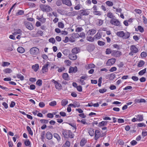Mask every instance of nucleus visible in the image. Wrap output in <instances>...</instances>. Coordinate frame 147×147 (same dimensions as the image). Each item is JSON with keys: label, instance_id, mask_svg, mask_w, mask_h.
<instances>
[{"label": "nucleus", "instance_id": "51", "mask_svg": "<svg viewBox=\"0 0 147 147\" xmlns=\"http://www.w3.org/2000/svg\"><path fill=\"white\" fill-rule=\"evenodd\" d=\"M147 53L146 52L143 51L140 54L141 57L142 58H144L146 57L147 56Z\"/></svg>", "mask_w": 147, "mask_h": 147}, {"label": "nucleus", "instance_id": "34", "mask_svg": "<svg viewBox=\"0 0 147 147\" xmlns=\"http://www.w3.org/2000/svg\"><path fill=\"white\" fill-rule=\"evenodd\" d=\"M70 145V144L69 141L68 140H67L62 147H69Z\"/></svg>", "mask_w": 147, "mask_h": 147}, {"label": "nucleus", "instance_id": "56", "mask_svg": "<svg viewBox=\"0 0 147 147\" xmlns=\"http://www.w3.org/2000/svg\"><path fill=\"white\" fill-rule=\"evenodd\" d=\"M74 104L75 108L76 107H79L80 106V104L79 102L76 101H75L74 102Z\"/></svg>", "mask_w": 147, "mask_h": 147}, {"label": "nucleus", "instance_id": "46", "mask_svg": "<svg viewBox=\"0 0 147 147\" xmlns=\"http://www.w3.org/2000/svg\"><path fill=\"white\" fill-rule=\"evenodd\" d=\"M94 37H93L92 36H90L87 38V40L89 41L93 42L94 40Z\"/></svg>", "mask_w": 147, "mask_h": 147}, {"label": "nucleus", "instance_id": "23", "mask_svg": "<svg viewBox=\"0 0 147 147\" xmlns=\"http://www.w3.org/2000/svg\"><path fill=\"white\" fill-rule=\"evenodd\" d=\"M145 62L143 60H140L138 63L137 67H142L145 64Z\"/></svg>", "mask_w": 147, "mask_h": 147}, {"label": "nucleus", "instance_id": "21", "mask_svg": "<svg viewBox=\"0 0 147 147\" xmlns=\"http://www.w3.org/2000/svg\"><path fill=\"white\" fill-rule=\"evenodd\" d=\"M88 133L91 136H93L94 135L95 131L94 129L92 128H90L88 130Z\"/></svg>", "mask_w": 147, "mask_h": 147}, {"label": "nucleus", "instance_id": "24", "mask_svg": "<svg viewBox=\"0 0 147 147\" xmlns=\"http://www.w3.org/2000/svg\"><path fill=\"white\" fill-rule=\"evenodd\" d=\"M17 51L18 52L22 53L25 51V50L23 47H19L17 49Z\"/></svg>", "mask_w": 147, "mask_h": 147}, {"label": "nucleus", "instance_id": "55", "mask_svg": "<svg viewBox=\"0 0 147 147\" xmlns=\"http://www.w3.org/2000/svg\"><path fill=\"white\" fill-rule=\"evenodd\" d=\"M41 123L46 124L48 123L49 121L47 119H41L40 121Z\"/></svg>", "mask_w": 147, "mask_h": 147}, {"label": "nucleus", "instance_id": "39", "mask_svg": "<svg viewBox=\"0 0 147 147\" xmlns=\"http://www.w3.org/2000/svg\"><path fill=\"white\" fill-rule=\"evenodd\" d=\"M107 16L109 18H111V19L114 18V17L113 14L110 12L108 13L107 14Z\"/></svg>", "mask_w": 147, "mask_h": 147}, {"label": "nucleus", "instance_id": "64", "mask_svg": "<svg viewBox=\"0 0 147 147\" xmlns=\"http://www.w3.org/2000/svg\"><path fill=\"white\" fill-rule=\"evenodd\" d=\"M79 36L83 38H84L85 37V35L84 32L80 33L79 35Z\"/></svg>", "mask_w": 147, "mask_h": 147}, {"label": "nucleus", "instance_id": "43", "mask_svg": "<svg viewBox=\"0 0 147 147\" xmlns=\"http://www.w3.org/2000/svg\"><path fill=\"white\" fill-rule=\"evenodd\" d=\"M93 13L95 15L100 16L101 15V13L100 11H93Z\"/></svg>", "mask_w": 147, "mask_h": 147}, {"label": "nucleus", "instance_id": "52", "mask_svg": "<svg viewBox=\"0 0 147 147\" xmlns=\"http://www.w3.org/2000/svg\"><path fill=\"white\" fill-rule=\"evenodd\" d=\"M49 42L53 44L55 43V40L54 38H51L49 39Z\"/></svg>", "mask_w": 147, "mask_h": 147}, {"label": "nucleus", "instance_id": "48", "mask_svg": "<svg viewBox=\"0 0 147 147\" xmlns=\"http://www.w3.org/2000/svg\"><path fill=\"white\" fill-rule=\"evenodd\" d=\"M105 3L106 5L109 6H111L113 5V2L109 1H106Z\"/></svg>", "mask_w": 147, "mask_h": 147}, {"label": "nucleus", "instance_id": "29", "mask_svg": "<svg viewBox=\"0 0 147 147\" xmlns=\"http://www.w3.org/2000/svg\"><path fill=\"white\" fill-rule=\"evenodd\" d=\"M101 37V35L98 32L94 36V38L95 39H99Z\"/></svg>", "mask_w": 147, "mask_h": 147}, {"label": "nucleus", "instance_id": "57", "mask_svg": "<svg viewBox=\"0 0 147 147\" xmlns=\"http://www.w3.org/2000/svg\"><path fill=\"white\" fill-rule=\"evenodd\" d=\"M28 5L31 7H34L36 6L35 4L31 2L29 3L28 4Z\"/></svg>", "mask_w": 147, "mask_h": 147}, {"label": "nucleus", "instance_id": "12", "mask_svg": "<svg viewBox=\"0 0 147 147\" xmlns=\"http://www.w3.org/2000/svg\"><path fill=\"white\" fill-rule=\"evenodd\" d=\"M53 80L54 81L53 82L55 84V87L56 89L59 90L62 89V86L60 83L54 80Z\"/></svg>", "mask_w": 147, "mask_h": 147}, {"label": "nucleus", "instance_id": "58", "mask_svg": "<svg viewBox=\"0 0 147 147\" xmlns=\"http://www.w3.org/2000/svg\"><path fill=\"white\" fill-rule=\"evenodd\" d=\"M10 65V63L8 62H4L2 64V66L3 67L8 66Z\"/></svg>", "mask_w": 147, "mask_h": 147}, {"label": "nucleus", "instance_id": "9", "mask_svg": "<svg viewBox=\"0 0 147 147\" xmlns=\"http://www.w3.org/2000/svg\"><path fill=\"white\" fill-rule=\"evenodd\" d=\"M94 139L95 140H97L101 136V133L100 131L98 129L96 130L94 133Z\"/></svg>", "mask_w": 147, "mask_h": 147}, {"label": "nucleus", "instance_id": "13", "mask_svg": "<svg viewBox=\"0 0 147 147\" xmlns=\"http://www.w3.org/2000/svg\"><path fill=\"white\" fill-rule=\"evenodd\" d=\"M78 71L77 68L76 67H70L69 69V73H76Z\"/></svg>", "mask_w": 147, "mask_h": 147}, {"label": "nucleus", "instance_id": "10", "mask_svg": "<svg viewBox=\"0 0 147 147\" xmlns=\"http://www.w3.org/2000/svg\"><path fill=\"white\" fill-rule=\"evenodd\" d=\"M49 65V62H47L46 64L42 66V72L45 73L47 72L48 71V66Z\"/></svg>", "mask_w": 147, "mask_h": 147}, {"label": "nucleus", "instance_id": "38", "mask_svg": "<svg viewBox=\"0 0 147 147\" xmlns=\"http://www.w3.org/2000/svg\"><path fill=\"white\" fill-rule=\"evenodd\" d=\"M24 144L26 146H29L31 145L30 142L29 140L28 139H26L24 142Z\"/></svg>", "mask_w": 147, "mask_h": 147}, {"label": "nucleus", "instance_id": "19", "mask_svg": "<svg viewBox=\"0 0 147 147\" xmlns=\"http://www.w3.org/2000/svg\"><path fill=\"white\" fill-rule=\"evenodd\" d=\"M135 31L136 32L139 31L140 32L142 33L144 32V29L142 26H138L137 28H135Z\"/></svg>", "mask_w": 147, "mask_h": 147}, {"label": "nucleus", "instance_id": "30", "mask_svg": "<svg viewBox=\"0 0 147 147\" xmlns=\"http://www.w3.org/2000/svg\"><path fill=\"white\" fill-rule=\"evenodd\" d=\"M146 68H145L144 69L138 72V74L139 76H142L146 73Z\"/></svg>", "mask_w": 147, "mask_h": 147}, {"label": "nucleus", "instance_id": "4", "mask_svg": "<svg viewBox=\"0 0 147 147\" xmlns=\"http://www.w3.org/2000/svg\"><path fill=\"white\" fill-rule=\"evenodd\" d=\"M40 8L44 12H48L52 9L51 7L48 5L41 4L40 5Z\"/></svg>", "mask_w": 147, "mask_h": 147}, {"label": "nucleus", "instance_id": "18", "mask_svg": "<svg viewBox=\"0 0 147 147\" xmlns=\"http://www.w3.org/2000/svg\"><path fill=\"white\" fill-rule=\"evenodd\" d=\"M69 58L73 60H76L77 58V55L73 53L70 54L69 55Z\"/></svg>", "mask_w": 147, "mask_h": 147}, {"label": "nucleus", "instance_id": "26", "mask_svg": "<svg viewBox=\"0 0 147 147\" xmlns=\"http://www.w3.org/2000/svg\"><path fill=\"white\" fill-rule=\"evenodd\" d=\"M68 103V101L66 99L63 100L61 102V105L63 107L65 106Z\"/></svg>", "mask_w": 147, "mask_h": 147}, {"label": "nucleus", "instance_id": "47", "mask_svg": "<svg viewBox=\"0 0 147 147\" xmlns=\"http://www.w3.org/2000/svg\"><path fill=\"white\" fill-rule=\"evenodd\" d=\"M58 27L60 28H63L64 27V25L61 22H59L58 24Z\"/></svg>", "mask_w": 147, "mask_h": 147}, {"label": "nucleus", "instance_id": "3", "mask_svg": "<svg viewBox=\"0 0 147 147\" xmlns=\"http://www.w3.org/2000/svg\"><path fill=\"white\" fill-rule=\"evenodd\" d=\"M110 24L115 26H121V23L118 19L116 18H113L110 20Z\"/></svg>", "mask_w": 147, "mask_h": 147}, {"label": "nucleus", "instance_id": "61", "mask_svg": "<svg viewBox=\"0 0 147 147\" xmlns=\"http://www.w3.org/2000/svg\"><path fill=\"white\" fill-rule=\"evenodd\" d=\"M98 22L97 23V25L100 26L102 25L103 23V21L101 19H98Z\"/></svg>", "mask_w": 147, "mask_h": 147}, {"label": "nucleus", "instance_id": "25", "mask_svg": "<svg viewBox=\"0 0 147 147\" xmlns=\"http://www.w3.org/2000/svg\"><path fill=\"white\" fill-rule=\"evenodd\" d=\"M62 134L64 138H69V130L64 131L63 132Z\"/></svg>", "mask_w": 147, "mask_h": 147}, {"label": "nucleus", "instance_id": "63", "mask_svg": "<svg viewBox=\"0 0 147 147\" xmlns=\"http://www.w3.org/2000/svg\"><path fill=\"white\" fill-rule=\"evenodd\" d=\"M76 88L78 91L79 92H81L82 91V87L81 86H78L76 87Z\"/></svg>", "mask_w": 147, "mask_h": 147}, {"label": "nucleus", "instance_id": "41", "mask_svg": "<svg viewBox=\"0 0 147 147\" xmlns=\"http://www.w3.org/2000/svg\"><path fill=\"white\" fill-rule=\"evenodd\" d=\"M17 77L20 79L21 80H24V77L20 74H17L16 76Z\"/></svg>", "mask_w": 147, "mask_h": 147}, {"label": "nucleus", "instance_id": "27", "mask_svg": "<svg viewBox=\"0 0 147 147\" xmlns=\"http://www.w3.org/2000/svg\"><path fill=\"white\" fill-rule=\"evenodd\" d=\"M80 49L79 48L76 47L74 48L72 50L71 52L73 53L77 54L79 52Z\"/></svg>", "mask_w": 147, "mask_h": 147}, {"label": "nucleus", "instance_id": "1", "mask_svg": "<svg viewBox=\"0 0 147 147\" xmlns=\"http://www.w3.org/2000/svg\"><path fill=\"white\" fill-rule=\"evenodd\" d=\"M116 35L119 37L125 39L129 38L130 36V34L129 32H127L125 33L123 31L117 32L116 33Z\"/></svg>", "mask_w": 147, "mask_h": 147}, {"label": "nucleus", "instance_id": "42", "mask_svg": "<svg viewBox=\"0 0 147 147\" xmlns=\"http://www.w3.org/2000/svg\"><path fill=\"white\" fill-rule=\"evenodd\" d=\"M64 63L66 66H69L71 65V62L70 60H65Z\"/></svg>", "mask_w": 147, "mask_h": 147}, {"label": "nucleus", "instance_id": "59", "mask_svg": "<svg viewBox=\"0 0 147 147\" xmlns=\"http://www.w3.org/2000/svg\"><path fill=\"white\" fill-rule=\"evenodd\" d=\"M107 91V89L105 88L100 89L99 90V92L101 93H103Z\"/></svg>", "mask_w": 147, "mask_h": 147}, {"label": "nucleus", "instance_id": "28", "mask_svg": "<svg viewBox=\"0 0 147 147\" xmlns=\"http://www.w3.org/2000/svg\"><path fill=\"white\" fill-rule=\"evenodd\" d=\"M87 142L86 140L84 138H82L80 143V145L81 146H83L85 145Z\"/></svg>", "mask_w": 147, "mask_h": 147}, {"label": "nucleus", "instance_id": "17", "mask_svg": "<svg viewBox=\"0 0 147 147\" xmlns=\"http://www.w3.org/2000/svg\"><path fill=\"white\" fill-rule=\"evenodd\" d=\"M46 137L49 140H51L53 138L52 134L51 132L48 131L46 133Z\"/></svg>", "mask_w": 147, "mask_h": 147}, {"label": "nucleus", "instance_id": "33", "mask_svg": "<svg viewBox=\"0 0 147 147\" xmlns=\"http://www.w3.org/2000/svg\"><path fill=\"white\" fill-rule=\"evenodd\" d=\"M96 32V30L94 29H90L88 30L89 34L91 35H93Z\"/></svg>", "mask_w": 147, "mask_h": 147}, {"label": "nucleus", "instance_id": "54", "mask_svg": "<svg viewBox=\"0 0 147 147\" xmlns=\"http://www.w3.org/2000/svg\"><path fill=\"white\" fill-rule=\"evenodd\" d=\"M105 42L103 41L98 40V45L100 46H102L104 45H105Z\"/></svg>", "mask_w": 147, "mask_h": 147}, {"label": "nucleus", "instance_id": "22", "mask_svg": "<svg viewBox=\"0 0 147 147\" xmlns=\"http://www.w3.org/2000/svg\"><path fill=\"white\" fill-rule=\"evenodd\" d=\"M22 32L21 30L19 29H15L14 32H13V34L14 35H16L18 34H20Z\"/></svg>", "mask_w": 147, "mask_h": 147}, {"label": "nucleus", "instance_id": "15", "mask_svg": "<svg viewBox=\"0 0 147 147\" xmlns=\"http://www.w3.org/2000/svg\"><path fill=\"white\" fill-rule=\"evenodd\" d=\"M108 123V121H102L99 123L98 126L99 127H102L104 126L107 125Z\"/></svg>", "mask_w": 147, "mask_h": 147}, {"label": "nucleus", "instance_id": "50", "mask_svg": "<svg viewBox=\"0 0 147 147\" xmlns=\"http://www.w3.org/2000/svg\"><path fill=\"white\" fill-rule=\"evenodd\" d=\"M69 137L73 138L74 137V134L72 133L71 130H69Z\"/></svg>", "mask_w": 147, "mask_h": 147}, {"label": "nucleus", "instance_id": "40", "mask_svg": "<svg viewBox=\"0 0 147 147\" xmlns=\"http://www.w3.org/2000/svg\"><path fill=\"white\" fill-rule=\"evenodd\" d=\"M3 71L6 74H9L12 72V70L9 68H6L3 70Z\"/></svg>", "mask_w": 147, "mask_h": 147}, {"label": "nucleus", "instance_id": "36", "mask_svg": "<svg viewBox=\"0 0 147 147\" xmlns=\"http://www.w3.org/2000/svg\"><path fill=\"white\" fill-rule=\"evenodd\" d=\"M26 129L29 134L31 136H32L33 135V133L30 127L29 126H27L26 127Z\"/></svg>", "mask_w": 147, "mask_h": 147}, {"label": "nucleus", "instance_id": "37", "mask_svg": "<svg viewBox=\"0 0 147 147\" xmlns=\"http://www.w3.org/2000/svg\"><path fill=\"white\" fill-rule=\"evenodd\" d=\"M76 27L75 31L77 32H79L83 30V28L81 27H77V26H76Z\"/></svg>", "mask_w": 147, "mask_h": 147}, {"label": "nucleus", "instance_id": "62", "mask_svg": "<svg viewBox=\"0 0 147 147\" xmlns=\"http://www.w3.org/2000/svg\"><path fill=\"white\" fill-rule=\"evenodd\" d=\"M134 11L136 13L140 14L142 12L141 10L139 9H136Z\"/></svg>", "mask_w": 147, "mask_h": 147}, {"label": "nucleus", "instance_id": "16", "mask_svg": "<svg viewBox=\"0 0 147 147\" xmlns=\"http://www.w3.org/2000/svg\"><path fill=\"white\" fill-rule=\"evenodd\" d=\"M32 68L35 72H36L39 69V66L38 64H36L32 65Z\"/></svg>", "mask_w": 147, "mask_h": 147}, {"label": "nucleus", "instance_id": "35", "mask_svg": "<svg viewBox=\"0 0 147 147\" xmlns=\"http://www.w3.org/2000/svg\"><path fill=\"white\" fill-rule=\"evenodd\" d=\"M63 3L62 0H57L56 2V5L58 6H60L62 5Z\"/></svg>", "mask_w": 147, "mask_h": 147}, {"label": "nucleus", "instance_id": "31", "mask_svg": "<svg viewBox=\"0 0 147 147\" xmlns=\"http://www.w3.org/2000/svg\"><path fill=\"white\" fill-rule=\"evenodd\" d=\"M137 119L138 121H142L143 120L142 115H138L137 116Z\"/></svg>", "mask_w": 147, "mask_h": 147}, {"label": "nucleus", "instance_id": "32", "mask_svg": "<svg viewBox=\"0 0 147 147\" xmlns=\"http://www.w3.org/2000/svg\"><path fill=\"white\" fill-rule=\"evenodd\" d=\"M53 136L55 138L57 139L58 141L59 142L61 140V137L57 134L56 133L54 134Z\"/></svg>", "mask_w": 147, "mask_h": 147}, {"label": "nucleus", "instance_id": "45", "mask_svg": "<svg viewBox=\"0 0 147 147\" xmlns=\"http://www.w3.org/2000/svg\"><path fill=\"white\" fill-rule=\"evenodd\" d=\"M112 52V51L111 49L108 48L106 49L105 53L106 54L109 55L111 54V55Z\"/></svg>", "mask_w": 147, "mask_h": 147}, {"label": "nucleus", "instance_id": "6", "mask_svg": "<svg viewBox=\"0 0 147 147\" xmlns=\"http://www.w3.org/2000/svg\"><path fill=\"white\" fill-rule=\"evenodd\" d=\"M130 51L129 53V55L133 56L134 54L137 53L138 51V50L135 45H132L130 47Z\"/></svg>", "mask_w": 147, "mask_h": 147}, {"label": "nucleus", "instance_id": "2", "mask_svg": "<svg viewBox=\"0 0 147 147\" xmlns=\"http://www.w3.org/2000/svg\"><path fill=\"white\" fill-rule=\"evenodd\" d=\"M89 9H86L80 10L79 11H78V14L79 16L78 17V18H81V16L88 15L90 13L89 11Z\"/></svg>", "mask_w": 147, "mask_h": 147}, {"label": "nucleus", "instance_id": "11", "mask_svg": "<svg viewBox=\"0 0 147 147\" xmlns=\"http://www.w3.org/2000/svg\"><path fill=\"white\" fill-rule=\"evenodd\" d=\"M24 24L26 27L28 29L32 30L33 28V26L32 24L28 22H25Z\"/></svg>", "mask_w": 147, "mask_h": 147}, {"label": "nucleus", "instance_id": "60", "mask_svg": "<svg viewBox=\"0 0 147 147\" xmlns=\"http://www.w3.org/2000/svg\"><path fill=\"white\" fill-rule=\"evenodd\" d=\"M143 22L144 24H147V19L144 16H143L142 17Z\"/></svg>", "mask_w": 147, "mask_h": 147}, {"label": "nucleus", "instance_id": "44", "mask_svg": "<svg viewBox=\"0 0 147 147\" xmlns=\"http://www.w3.org/2000/svg\"><path fill=\"white\" fill-rule=\"evenodd\" d=\"M95 67V65L93 64H90L88 65L87 69H90L94 68Z\"/></svg>", "mask_w": 147, "mask_h": 147}, {"label": "nucleus", "instance_id": "7", "mask_svg": "<svg viewBox=\"0 0 147 147\" xmlns=\"http://www.w3.org/2000/svg\"><path fill=\"white\" fill-rule=\"evenodd\" d=\"M121 55V52L116 50L112 51L111 56L114 57H119Z\"/></svg>", "mask_w": 147, "mask_h": 147}, {"label": "nucleus", "instance_id": "8", "mask_svg": "<svg viewBox=\"0 0 147 147\" xmlns=\"http://www.w3.org/2000/svg\"><path fill=\"white\" fill-rule=\"evenodd\" d=\"M116 61L115 58H111L109 59L107 61L106 65L107 66H111L114 64Z\"/></svg>", "mask_w": 147, "mask_h": 147}, {"label": "nucleus", "instance_id": "20", "mask_svg": "<svg viewBox=\"0 0 147 147\" xmlns=\"http://www.w3.org/2000/svg\"><path fill=\"white\" fill-rule=\"evenodd\" d=\"M62 77L65 80H68L69 79L68 74L67 73H64L62 74Z\"/></svg>", "mask_w": 147, "mask_h": 147}, {"label": "nucleus", "instance_id": "5", "mask_svg": "<svg viewBox=\"0 0 147 147\" xmlns=\"http://www.w3.org/2000/svg\"><path fill=\"white\" fill-rule=\"evenodd\" d=\"M30 52L31 54L34 56H36L39 53V49L36 47H33L30 49Z\"/></svg>", "mask_w": 147, "mask_h": 147}, {"label": "nucleus", "instance_id": "53", "mask_svg": "<svg viewBox=\"0 0 147 147\" xmlns=\"http://www.w3.org/2000/svg\"><path fill=\"white\" fill-rule=\"evenodd\" d=\"M49 105L52 106H54L57 105V102L55 101H53L49 103Z\"/></svg>", "mask_w": 147, "mask_h": 147}, {"label": "nucleus", "instance_id": "14", "mask_svg": "<svg viewBox=\"0 0 147 147\" xmlns=\"http://www.w3.org/2000/svg\"><path fill=\"white\" fill-rule=\"evenodd\" d=\"M63 3V4L66 5L68 6L71 7L72 6V4L71 1L70 0H62Z\"/></svg>", "mask_w": 147, "mask_h": 147}, {"label": "nucleus", "instance_id": "49", "mask_svg": "<svg viewBox=\"0 0 147 147\" xmlns=\"http://www.w3.org/2000/svg\"><path fill=\"white\" fill-rule=\"evenodd\" d=\"M42 80L40 79L38 80L36 82V84L39 86H41L42 85Z\"/></svg>", "mask_w": 147, "mask_h": 147}]
</instances>
